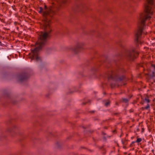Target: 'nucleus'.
I'll list each match as a JSON object with an SVG mask.
<instances>
[{
    "label": "nucleus",
    "instance_id": "nucleus-28",
    "mask_svg": "<svg viewBox=\"0 0 155 155\" xmlns=\"http://www.w3.org/2000/svg\"><path fill=\"white\" fill-rule=\"evenodd\" d=\"M12 103L13 104H15V102H13V101H12Z\"/></svg>",
    "mask_w": 155,
    "mask_h": 155
},
{
    "label": "nucleus",
    "instance_id": "nucleus-33",
    "mask_svg": "<svg viewBox=\"0 0 155 155\" xmlns=\"http://www.w3.org/2000/svg\"><path fill=\"white\" fill-rule=\"evenodd\" d=\"M140 66H141V67H142V65H141V64H140Z\"/></svg>",
    "mask_w": 155,
    "mask_h": 155
},
{
    "label": "nucleus",
    "instance_id": "nucleus-5",
    "mask_svg": "<svg viewBox=\"0 0 155 155\" xmlns=\"http://www.w3.org/2000/svg\"><path fill=\"white\" fill-rule=\"evenodd\" d=\"M6 131L10 133L12 136H13L14 134H16L17 135L22 134L21 132L18 130V127L16 125H14L12 127L7 129Z\"/></svg>",
    "mask_w": 155,
    "mask_h": 155
},
{
    "label": "nucleus",
    "instance_id": "nucleus-30",
    "mask_svg": "<svg viewBox=\"0 0 155 155\" xmlns=\"http://www.w3.org/2000/svg\"><path fill=\"white\" fill-rule=\"evenodd\" d=\"M94 111H91L90 112L93 113H94Z\"/></svg>",
    "mask_w": 155,
    "mask_h": 155
},
{
    "label": "nucleus",
    "instance_id": "nucleus-4",
    "mask_svg": "<svg viewBox=\"0 0 155 155\" xmlns=\"http://www.w3.org/2000/svg\"><path fill=\"white\" fill-rule=\"evenodd\" d=\"M84 43L82 41H78L75 45L72 48L73 51L76 54L80 52L83 49Z\"/></svg>",
    "mask_w": 155,
    "mask_h": 155
},
{
    "label": "nucleus",
    "instance_id": "nucleus-3",
    "mask_svg": "<svg viewBox=\"0 0 155 155\" xmlns=\"http://www.w3.org/2000/svg\"><path fill=\"white\" fill-rule=\"evenodd\" d=\"M124 51V54H123L122 52H121L116 55L115 56L118 59V60L121 59L124 56L127 59L133 60L138 55V53L135 51L134 48L129 50L125 49Z\"/></svg>",
    "mask_w": 155,
    "mask_h": 155
},
{
    "label": "nucleus",
    "instance_id": "nucleus-29",
    "mask_svg": "<svg viewBox=\"0 0 155 155\" xmlns=\"http://www.w3.org/2000/svg\"><path fill=\"white\" fill-rule=\"evenodd\" d=\"M2 44V42L1 41H0V46H1Z\"/></svg>",
    "mask_w": 155,
    "mask_h": 155
},
{
    "label": "nucleus",
    "instance_id": "nucleus-14",
    "mask_svg": "<svg viewBox=\"0 0 155 155\" xmlns=\"http://www.w3.org/2000/svg\"><path fill=\"white\" fill-rule=\"evenodd\" d=\"M150 76L151 78H153L155 76L154 73L153 71L152 72V74L150 75Z\"/></svg>",
    "mask_w": 155,
    "mask_h": 155
},
{
    "label": "nucleus",
    "instance_id": "nucleus-17",
    "mask_svg": "<svg viewBox=\"0 0 155 155\" xmlns=\"http://www.w3.org/2000/svg\"><path fill=\"white\" fill-rule=\"evenodd\" d=\"M119 114L118 113H114L113 114L115 115H118Z\"/></svg>",
    "mask_w": 155,
    "mask_h": 155
},
{
    "label": "nucleus",
    "instance_id": "nucleus-2",
    "mask_svg": "<svg viewBox=\"0 0 155 155\" xmlns=\"http://www.w3.org/2000/svg\"><path fill=\"white\" fill-rule=\"evenodd\" d=\"M125 71V69L121 66L117 67L115 71H111L107 73L106 77L112 88L118 86V83L125 80L126 78L124 74Z\"/></svg>",
    "mask_w": 155,
    "mask_h": 155
},
{
    "label": "nucleus",
    "instance_id": "nucleus-11",
    "mask_svg": "<svg viewBox=\"0 0 155 155\" xmlns=\"http://www.w3.org/2000/svg\"><path fill=\"white\" fill-rule=\"evenodd\" d=\"M128 100L127 98H123L122 99V101L125 103H126L128 102Z\"/></svg>",
    "mask_w": 155,
    "mask_h": 155
},
{
    "label": "nucleus",
    "instance_id": "nucleus-24",
    "mask_svg": "<svg viewBox=\"0 0 155 155\" xmlns=\"http://www.w3.org/2000/svg\"><path fill=\"white\" fill-rule=\"evenodd\" d=\"M103 138L105 140H106V138L105 137V136H104L103 137Z\"/></svg>",
    "mask_w": 155,
    "mask_h": 155
},
{
    "label": "nucleus",
    "instance_id": "nucleus-20",
    "mask_svg": "<svg viewBox=\"0 0 155 155\" xmlns=\"http://www.w3.org/2000/svg\"><path fill=\"white\" fill-rule=\"evenodd\" d=\"M102 135H105L106 134L105 133H104V132H102Z\"/></svg>",
    "mask_w": 155,
    "mask_h": 155
},
{
    "label": "nucleus",
    "instance_id": "nucleus-19",
    "mask_svg": "<svg viewBox=\"0 0 155 155\" xmlns=\"http://www.w3.org/2000/svg\"><path fill=\"white\" fill-rule=\"evenodd\" d=\"M96 69L95 68H94L93 69H92V71H96Z\"/></svg>",
    "mask_w": 155,
    "mask_h": 155
},
{
    "label": "nucleus",
    "instance_id": "nucleus-10",
    "mask_svg": "<svg viewBox=\"0 0 155 155\" xmlns=\"http://www.w3.org/2000/svg\"><path fill=\"white\" fill-rule=\"evenodd\" d=\"M144 100L148 103H150V100H149L148 96H147L145 98Z\"/></svg>",
    "mask_w": 155,
    "mask_h": 155
},
{
    "label": "nucleus",
    "instance_id": "nucleus-16",
    "mask_svg": "<svg viewBox=\"0 0 155 155\" xmlns=\"http://www.w3.org/2000/svg\"><path fill=\"white\" fill-rule=\"evenodd\" d=\"M129 112H130V113H131V112H133V110L132 109H130V110H129Z\"/></svg>",
    "mask_w": 155,
    "mask_h": 155
},
{
    "label": "nucleus",
    "instance_id": "nucleus-18",
    "mask_svg": "<svg viewBox=\"0 0 155 155\" xmlns=\"http://www.w3.org/2000/svg\"><path fill=\"white\" fill-rule=\"evenodd\" d=\"M152 66L154 68L155 70V64H152Z\"/></svg>",
    "mask_w": 155,
    "mask_h": 155
},
{
    "label": "nucleus",
    "instance_id": "nucleus-23",
    "mask_svg": "<svg viewBox=\"0 0 155 155\" xmlns=\"http://www.w3.org/2000/svg\"><path fill=\"white\" fill-rule=\"evenodd\" d=\"M120 47L122 48H124V47L123 45H120Z\"/></svg>",
    "mask_w": 155,
    "mask_h": 155
},
{
    "label": "nucleus",
    "instance_id": "nucleus-7",
    "mask_svg": "<svg viewBox=\"0 0 155 155\" xmlns=\"http://www.w3.org/2000/svg\"><path fill=\"white\" fill-rule=\"evenodd\" d=\"M27 74L25 73L22 74L18 76V81L20 82H23L27 80L29 78Z\"/></svg>",
    "mask_w": 155,
    "mask_h": 155
},
{
    "label": "nucleus",
    "instance_id": "nucleus-12",
    "mask_svg": "<svg viewBox=\"0 0 155 155\" xmlns=\"http://www.w3.org/2000/svg\"><path fill=\"white\" fill-rule=\"evenodd\" d=\"M142 141V139L141 138H137V140L136 141V143H139L140 142Z\"/></svg>",
    "mask_w": 155,
    "mask_h": 155
},
{
    "label": "nucleus",
    "instance_id": "nucleus-27",
    "mask_svg": "<svg viewBox=\"0 0 155 155\" xmlns=\"http://www.w3.org/2000/svg\"><path fill=\"white\" fill-rule=\"evenodd\" d=\"M132 146V144L131 143V144L130 145V147H131Z\"/></svg>",
    "mask_w": 155,
    "mask_h": 155
},
{
    "label": "nucleus",
    "instance_id": "nucleus-34",
    "mask_svg": "<svg viewBox=\"0 0 155 155\" xmlns=\"http://www.w3.org/2000/svg\"><path fill=\"white\" fill-rule=\"evenodd\" d=\"M141 104H143V103H142V102H141Z\"/></svg>",
    "mask_w": 155,
    "mask_h": 155
},
{
    "label": "nucleus",
    "instance_id": "nucleus-13",
    "mask_svg": "<svg viewBox=\"0 0 155 155\" xmlns=\"http://www.w3.org/2000/svg\"><path fill=\"white\" fill-rule=\"evenodd\" d=\"M150 107L149 105L148 104H147V106L146 107H142V108L143 109L144 108V109L147 110L148 108H150Z\"/></svg>",
    "mask_w": 155,
    "mask_h": 155
},
{
    "label": "nucleus",
    "instance_id": "nucleus-26",
    "mask_svg": "<svg viewBox=\"0 0 155 155\" xmlns=\"http://www.w3.org/2000/svg\"><path fill=\"white\" fill-rule=\"evenodd\" d=\"M104 128L105 129H107V127H104Z\"/></svg>",
    "mask_w": 155,
    "mask_h": 155
},
{
    "label": "nucleus",
    "instance_id": "nucleus-6",
    "mask_svg": "<svg viewBox=\"0 0 155 155\" xmlns=\"http://www.w3.org/2000/svg\"><path fill=\"white\" fill-rule=\"evenodd\" d=\"M76 8L78 9L77 10H81L84 8L87 9L86 2L84 0H80L76 6Z\"/></svg>",
    "mask_w": 155,
    "mask_h": 155
},
{
    "label": "nucleus",
    "instance_id": "nucleus-32",
    "mask_svg": "<svg viewBox=\"0 0 155 155\" xmlns=\"http://www.w3.org/2000/svg\"><path fill=\"white\" fill-rule=\"evenodd\" d=\"M107 137H110V136H107Z\"/></svg>",
    "mask_w": 155,
    "mask_h": 155
},
{
    "label": "nucleus",
    "instance_id": "nucleus-22",
    "mask_svg": "<svg viewBox=\"0 0 155 155\" xmlns=\"http://www.w3.org/2000/svg\"><path fill=\"white\" fill-rule=\"evenodd\" d=\"M136 143V141H132V142L131 143L133 144V143Z\"/></svg>",
    "mask_w": 155,
    "mask_h": 155
},
{
    "label": "nucleus",
    "instance_id": "nucleus-9",
    "mask_svg": "<svg viewBox=\"0 0 155 155\" xmlns=\"http://www.w3.org/2000/svg\"><path fill=\"white\" fill-rule=\"evenodd\" d=\"M110 102L109 101H106L105 103H104V105L106 107H108L110 105Z\"/></svg>",
    "mask_w": 155,
    "mask_h": 155
},
{
    "label": "nucleus",
    "instance_id": "nucleus-15",
    "mask_svg": "<svg viewBox=\"0 0 155 155\" xmlns=\"http://www.w3.org/2000/svg\"><path fill=\"white\" fill-rule=\"evenodd\" d=\"M122 144H123V145H126V140H124V141H122Z\"/></svg>",
    "mask_w": 155,
    "mask_h": 155
},
{
    "label": "nucleus",
    "instance_id": "nucleus-31",
    "mask_svg": "<svg viewBox=\"0 0 155 155\" xmlns=\"http://www.w3.org/2000/svg\"><path fill=\"white\" fill-rule=\"evenodd\" d=\"M73 92H71L70 93H72Z\"/></svg>",
    "mask_w": 155,
    "mask_h": 155
},
{
    "label": "nucleus",
    "instance_id": "nucleus-21",
    "mask_svg": "<svg viewBox=\"0 0 155 155\" xmlns=\"http://www.w3.org/2000/svg\"><path fill=\"white\" fill-rule=\"evenodd\" d=\"M87 102H83V103H82V104L83 105H85V104H87Z\"/></svg>",
    "mask_w": 155,
    "mask_h": 155
},
{
    "label": "nucleus",
    "instance_id": "nucleus-1",
    "mask_svg": "<svg viewBox=\"0 0 155 155\" xmlns=\"http://www.w3.org/2000/svg\"><path fill=\"white\" fill-rule=\"evenodd\" d=\"M67 1L68 0H56V3L53 2V5L50 6L49 8H48L46 5H45L44 9L41 7H39V12L42 13L43 17L42 24L44 32L39 33L38 40L36 43L35 48L31 50L32 54L31 60L35 58L37 61H41V57L39 56V52L47 44L48 40L51 38V33L52 31L51 20L58 14L61 7H63L67 5Z\"/></svg>",
    "mask_w": 155,
    "mask_h": 155
},
{
    "label": "nucleus",
    "instance_id": "nucleus-35",
    "mask_svg": "<svg viewBox=\"0 0 155 155\" xmlns=\"http://www.w3.org/2000/svg\"><path fill=\"white\" fill-rule=\"evenodd\" d=\"M125 84H124V85H125Z\"/></svg>",
    "mask_w": 155,
    "mask_h": 155
},
{
    "label": "nucleus",
    "instance_id": "nucleus-25",
    "mask_svg": "<svg viewBox=\"0 0 155 155\" xmlns=\"http://www.w3.org/2000/svg\"><path fill=\"white\" fill-rule=\"evenodd\" d=\"M123 148L124 149H126V147L125 146H123Z\"/></svg>",
    "mask_w": 155,
    "mask_h": 155
},
{
    "label": "nucleus",
    "instance_id": "nucleus-8",
    "mask_svg": "<svg viewBox=\"0 0 155 155\" xmlns=\"http://www.w3.org/2000/svg\"><path fill=\"white\" fill-rule=\"evenodd\" d=\"M154 0H147V3L145 5V8H154Z\"/></svg>",
    "mask_w": 155,
    "mask_h": 155
}]
</instances>
